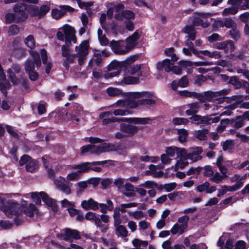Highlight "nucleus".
Returning <instances> with one entry per match:
<instances>
[{"instance_id":"nucleus-1","label":"nucleus","mask_w":249,"mask_h":249,"mask_svg":"<svg viewBox=\"0 0 249 249\" xmlns=\"http://www.w3.org/2000/svg\"><path fill=\"white\" fill-rule=\"evenodd\" d=\"M31 204L27 203V201L22 199L20 206L16 201L10 200L0 206V210L8 217L15 216L14 222L17 225L21 224L22 220L20 216L24 213L26 216L31 217Z\"/></svg>"},{"instance_id":"nucleus-2","label":"nucleus","mask_w":249,"mask_h":249,"mask_svg":"<svg viewBox=\"0 0 249 249\" xmlns=\"http://www.w3.org/2000/svg\"><path fill=\"white\" fill-rule=\"evenodd\" d=\"M155 94L153 92L142 91L131 93V97L134 98V102L130 103L131 108H136L140 106H147L153 107L156 104L153 98Z\"/></svg>"},{"instance_id":"nucleus-3","label":"nucleus","mask_w":249,"mask_h":249,"mask_svg":"<svg viewBox=\"0 0 249 249\" xmlns=\"http://www.w3.org/2000/svg\"><path fill=\"white\" fill-rule=\"evenodd\" d=\"M60 30L62 31H58L56 34L57 37L59 40H65L66 43H70L71 41H73L74 43L76 42L77 40L75 36V31L74 28L68 24H65Z\"/></svg>"},{"instance_id":"nucleus-4","label":"nucleus","mask_w":249,"mask_h":249,"mask_svg":"<svg viewBox=\"0 0 249 249\" xmlns=\"http://www.w3.org/2000/svg\"><path fill=\"white\" fill-rule=\"evenodd\" d=\"M230 89H223L219 91H207L201 93H197L196 92L195 95V98L201 102H205L206 101L211 102L213 98L218 97V96H224L229 94L230 92Z\"/></svg>"},{"instance_id":"nucleus-5","label":"nucleus","mask_w":249,"mask_h":249,"mask_svg":"<svg viewBox=\"0 0 249 249\" xmlns=\"http://www.w3.org/2000/svg\"><path fill=\"white\" fill-rule=\"evenodd\" d=\"M214 114H211L206 116H201L199 115H194L190 118V119L197 125L201 126H205L218 123L220 121L219 117H213Z\"/></svg>"},{"instance_id":"nucleus-6","label":"nucleus","mask_w":249,"mask_h":249,"mask_svg":"<svg viewBox=\"0 0 249 249\" xmlns=\"http://www.w3.org/2000/svg\"><path fill=\"white\" fill-rule=\"evenodd\" d=\"M112 162V160H107L103 161H93V162H83L79 164L73 165L71 166V169H78L77 171L79 174L80 175L82 173H86L89 172V170H90L91 165H104L106 163H109V164H111Z\"/></svg>"},{"instance_id":"nucleus-7","label":"nucleus","mask_w":249,"mask_h":249,"mask_svg":"<svg viewBox=\"0 0 249 249\" xmlns=\"http://www.w3.org/2000/svg\"><path fill=\"white\" fill-rule=\"evenodd\" d=\"M89 42L87 40L83 41L79 46H76L75 49L76 53L74 54L78 58V62L79 65L81 66L84 63L88 53Z\"/></svg>"},{"instance_id":"nucleus-8","label":"nucleus","mask_w":249,"mask_h":249,"mask_svg":"<svg viewBox=\"0 0 249 249\" xmlns=\"http://www.w3.org/2000/svg\"><path fill=\"white\" fill-rule=\"evenodd\" d=\"M117 147L113 144L108 143H101L99 145H91V153L100 155L104 152H108L117 150Z\"/></svg>"},{"instance_id":"nucleus-9","label":"nucleus","mask_w":249,"mask_h":249,"mask_svg":"<svg viewBox=\"0 0 249 249\" xmlns=\"http://www.w3.org/2000/svg\"><path fill=\"white\" fill-rule=\"evenodd\" d=\"M13 10L17 15H20V20H24L30 12V7L26 4L18 3L14 5Z\"/></svg>"},{"instance_id":"nucleus-10","label":"nucleus","mask_w":249,"mask_h":249,"mask_svg":"<svg viewBox=\"0 0 249 249\" xmlns=\"http://www.w3.org/2000/svg\"><path fill=\"white\" fill-rule=\"evenodd\" d=\"M53 183L56 187L65 194L68 195L71 194L72 183L67 181L65 178L60 177L59 179H54Z\"/></svg>"},{"instance_id":"nucleus-11","label":"nucleus","mask_w":249,"mask_h":249,"mask_svg":"<svg viewBox=\"0 0 249 249\" xmlns=\"http://www.w3.org/2000/svg\"><path fill=\"white\" fill-rule=\"evenodd\" d=\"M57 235L60 239L66 241L71 239H79L81 238L80 232L78 231L70 228L63 229L61 233L57 234Z\"/></svg>"},{"instance_id":"nucleus-12","label":"nucleus","mask_w":249,"mask_h":249,"mask_svg":"<svg viewBox=\"0 0 249 249\" xmlns=\"http://www.w3.org/2000/svg\"><path fill=\"white\" fill-rule=\"evenodd\" d=\"M110 46L113 51L117 54H126L130 50L129 46L125 45L123 41L112 40L110 42Z\"/></svg>"},{"instance_id":"nucleus-13","label":"nucleus","mask_w":249,"mask_h":249,"mask_svg":"<svg viewBox=\"0 0 249 249\" xmlns=\"http://www.w3.org/2000/svg\"><path fill=\"white\" fill-rule=\"evenodd\" d=\"M166 153L170 157L174 159L185 157L186 156V151L184 148L176 146L167 147L166 149Z\"/></svg>"},{"instance_id":"nucleus-14","label":"nucleus","mask_w":249,"mask_h":249,"mask_svg":"<svg viewBox=\"0 0 249 249\" xmlns=\"http://www.w3.org/2000/svg\"><path fill=\"white\" fill-rule=\"evenodd\" d=\"M189 153L186 152V156L185 157H188L193 162H196L202 159V156L201 155L203 152L202 147L199 146L192 147L189 148Z\"/></svg>"},{"instance_id":"nucleus-15","label":"nucleus","mask_w":249,"mask_h":249,"mask_svg":"<svg viewBox=\"0 0 249 249\" xmlns=\"http://www.w3.org/2000/svg\"><path fill=\"white\" fill-rule=\"evenodd\" d=\"M50 9V6L47 5H43L40 7L36 6H32V17H36L38 19L43 18Z\"/></svg>"},{"instance_id":"nucleus-16","label":"nucleus","mask_w":249,"mask_h":249,"mask_svg":"<svg viewBox=\"0 0 249 249\" xmlns=\"http://www.w3.org/2000/svg\"><path fill=\"white\" fill-rule=\"evenodd\" d=\"M59 7L61 8L60 10L53 9L51 11L52 17L55 19H60L67 11L73 12L74 11V9L69 5H60Z\"/></svg>"},{"instance_id":"nucleus-17","label":"nucleus","mask_w":249,"mask_h":249,"mask_svg":"<svg viewBox=\"0 0 249 249\" xmlns=\"http://www.w3.org/2000/svg\"><path fill=\"white\" fill-rule=\"evenodd\" d=\"M141 128L132 125L122 124L120 126V130L125 134L127 137H131L137 132Z\"/></svg>"},{"instance_id":"nucleus-18","label":"nucleus","mask_w":249,"mask_h":249,"mask_svg":"<svg viewBox=\"0 0 249 249\" xmlns=\"http://www.w3.org/2000/svg\"><path fill=\"white\" fill-rule=\"evenodd\" d=\"M10 84L6 80L5 74L0 65V90L6 96L7 93L6 89L10 88Z\"/></svg>"},{"instance_id":"nucleus-19","label":"nucleus","mask_w":249,"mask_h":249,"mask_svg":"<svg viewBox=\"0 0 249 249\" xmlns=\"http://www.w3.org/2000/svg\"><path fill=\"white\" fill-rule=\"evenodd\" d=\"M150 119L148 118H117V122H125L133 123L135 124H148Z\"/></svg>"},{"instance_id":"nucleus-20","label":"nucleus","mask_w":249,"mask_h":249,"mask_svg":"<svg viewBox=\"0 0 249 249\" xmlns=\"http://www.w3.org/2000/svg\"><path fill=\"white\" fill-rule=\"evenodd\" d=\"M81 206L86 210L91 209L96 211L98 209V203L91 198L82 201Z\"/></svg>"},{"instance_id":"nucleus-21","label":"nucleus","mask_w":249,"mask_h":249,"mask_svg":"<svg viewBox=\"0 0 249 249\" xmlns=\"http://www.w3.org/2000/svg\"><path fill=\"white\" fill-rule=\"evenodd\" d=\"M215 48L218 49L224 50L226 53L228 52H232L235 49L233 42L231 40L217 44Z\"/></svg>"},{"instance_id":"nucleus-22","label":"nucleus","mask_w":249,"mask_h":249,"mask_svg":"<svg viewBox=\"0 0 249 249\" xmlns=\"http://www.w3.org/2000/svg\"><path fill=\"white\" fill-rule=\"evenodd\" d=\"M74 110L70 114V119L71 120H75L76 122L79 121L78 117H82L84 114L83 107L78 104L74 106Z\"/></svg>"},{"instance_id":"nucleus-23","label":"nucleus","mask_w":249,"mask_h":249,"mask_svg":"<svg viewBox=\"0 0 249 249\" xmlns=\"http://www.w3.org/2000/svg\"><path fill=\"white\" fill-rule=\"evenodd\" d=\"M173 64L171 62V60L169 59H165L162 61L158 62L156 64V68L158 71L163 70L167 72L171 71V68Z\"/></svg>"},{"instance_id":"nucleus-24","label":"nucleus","mask_w":249,"mask_h":249,"mask_svg":"<svg viewBox=\"0 0 249 249\" xmlns=\"http://www.w3.org/2000/svg\"><path fill=\"white\" fill-rule=\"evenodd\" d=\"M228 4L239 6L240 10L249 9V0H228Z\"/></svg>"},{"instance_id":"nucleus-25","label":"nucleus","mask_w":249,"mask_h":249,"mask_svg":"<svg viewBox=\"0 0 249 249\" xmlns=\"http://www.w3.org/2000/svg\"><path fill=\"white\" fill-rule=\"evenodd\" d=\"M121 223L114 224V226L115 228L116 234L118 236L125 237L127 236L128 231L125 227L121 225Z\"/></svg>"},{"instance_id":"nucleus-26","label":"nucleus","mask_w":249,"mask_h":249,"mask_svg":"<svg viewBox=\"0 0 249 249\" xmlns=\"http://www.w3.org/2000/svg\"><path fill=\"white\" fill-rule=\"evenodd\" d=\"M231 121V124L236 129L240 128L244 125V119L242 115L237 116Z\"/></svg>"},{"instance_id":"nucleus-27","label":"nucleus","mask_w":249,"mask_h":249,"mask_svg":"<svg viewBox=\"0 0 249 249\" xmlns=\"http://www.w3.org/2000/svg\"><path fill=\"white\" fill-rule=\"evenodd\" d=\"M124 190L125 191V192L123 193V194L128 197H131L133 196H135L136 195V193L135 192L134 187L133 185L129 183H126L124 184Z\"/></svg>"},{"instance_id":"nucleus-28","label":"nucleus","mask_w":249,"mask_h":249,"mask_svg":"<svg viewBox=\"0 0 249 249\" xmlns=\"http://www.w3.org/2000/svg\"><path fill=\"white\" fill-rule=\"evenodd\" d=\"M209 133L207 129L196 130L194 132V136L199 141H206L207 139V134Z\"/></svg>"},{"instance_id":"nucleus-29","label":"nucleus","mask_w":249,"mask_h":249,"mask_svg":"<svg viewBox=\"0 0 249 249\" xmlns=\"http://www.w3.org/2000/svg\"><path fill=\"white\" fill-rule=\"evenodd\" d=\"M189 109L186 110L185 113L188 115H192L196 113L199 109L200 106L198 103L195 102L188 105Z\"/></svg>"},{"instance_id":"nucleus-30","label":"nucleus","mask_w":249,"mask_h":249,"mask_svg":"<svg viewBox=\"0 0 249 249\" xmlns=\"http://www.w3.org/2000/svg\"><path fill=\"white\" fill-rule=\"evenodd\" d=\"M139 38L140 35L138 32H134L132 35L127 38L126 42L128 44L127 45L129 46V50L136 45V41Z\"/></svg>"},{"instance_id":"nucleus-31","label":"nucleus","mask_w":249,"mask_h":249,"mask_svg":"<svg viewBox=\"0 0 249 249\" xmlns=\"http://www.w3.org/2000/svg\"><path fill=\"white\" fill-rule=\"evenodd\" d=\"M30 157L27 155H24L22 156L19 161V164L21 166H22L25 164H27L26 165V169L27 171L31 172V161Z\"/></svg>"},{"instance_id":"nucleus-32","label":"nucleus","mask_w":249,"mask_h":249,"mask_svg":"<svg viewBox=\"0 0 249 249\" xmlns=\"http://www.w3.org/2000/svg\"><path fill=\"white\" fill-rule=\"evenodd\" d=\"M132 244L134 248L131 249H146L148 245V243L146 241L140 240L138 239H134Z\"/></svg>"},{"instance_id":"nucleus-33","label":"nucleus","mask_w":249,"mask_h":249,"mask_svg":"<svg viewBox=\"0 0 249 249\" xmlns=\"http://www.w3.org/2000/svg\"><path fill=\"white\" fill-rule=\"evenodd\" d=\"M188 157H180L179 160H177L175 168L177 170L178 169H183L185 167L188 166L189 163L187 161V160L188 159Z\"/></svg>"},{"instance_id":"nucleus-34","label":"nucleus","mask_w":249,"mask_h":249,"mask_svg":"<svg viewBox=\"0 0 249 249\" xmlns=\"http://www.w3.org/2000/svg\"><path fill=\"white\" fill-rule=\"evenodd\" d=\"M200 53L205 56H207L211 58H214L215 59H218L221 57V54L218 51H213V52H210L207 50L200 51Z\"/></svg>"},{"instance_id":"nucleus-35","label":"nucleus","mask_w":249,"mask_h":249,"mask_svg":"<svg viewBox=\"0 0 249 249\" xmlns=\"http://www.w3.org/2000/svg\"><path fill=\"white\" fill-rule=\"evenodd\" d=\"M231 119L228 118L222 119L220 121V124L217 126L216 128V131L218 133H222L226 129V127L229 124H231Z\"/></svg>"},{"instance_id":"nucleus-36","label":"nucleus","mask_w":249,"mask_h":249,"mask_svg":"<svg viewBox=\"0 0 249 249\" xmlns=\"http://www.w3.org/2000/svg\"><path fill=\"white\" fill-rule=\"evenodd\" d=\"M65 57L63 60V65L67 70L69 69V64L70 63H73L74 62L75 58V55L71 53L68 55L67 56H63Z\"/></svg>"},{"instance_id":"nucleus-37","label":"nucleus","mask_w":249,"mask_h":249,"mask_svg":"<svg viewBox=\"0 0 249 249\" xmlns=\"http://www.w3.org/2000/svg\"><path fill=\"white\" fill-rule=\"evenodd\" d=\"M186 229L184 228L183 226L180 225L179 224L176 223L172 227L171 232L172 234L175 235L176 234H182L185 231Z\"/></svg>"},{"instance_id":"nucleus-38","label":"nucleus","mask_w":249,"mask_h":249,"mask_svg":"<svg viewBox=\"0 0 249 249\" xmlns=\"http://www.w3.org/2000/svg\"><path fill=\"white\" fill-rule=\"evenodd\" d=\"M85 217L87 220L94 222L95 225L100 220L99 217L95 213L92 212H87Z\"/></svg>"},{"instance_id":"nucleus-39","label":"nucleus","mask_w":249,"mask_h":249,"mask_svg":"<svg viewBox=\"0 0 249 249\" xmlns=\"http://www.w3.org/2000/svg\"><path fill=\"white\" fill-rule=\"evenodd\" d=\"M131 92L129 93V97L126 100H119L116 102V105L118 106L126 107L131 108L130 107V103L134 102V98L131 97Z\"/></svg>"},{"instance_id":"nucleus-40","label":"nucleus","mask_w":249,"mask_h":249,"mask_svg":"<svg viewBox=\"0 0 249 249\" xmlns=\"http://www.w3.org/2000/svg\"><path fill=\"white\" fill-rule=\"evenodd\" d=\"M137 205L138 203L136 202L123 203L121 204L119 207L116 208L121 213H124L126 212V209L132 207H135L137 206Z\"/></svg>"},{"instance_id":"nucleus-41","label":"nucleus","mask_w":249,"mask_h":249,"mask_svg":"<svg viewBox=\"0 0 249 249\" xmlns=\"http://www.w3.org/2000/svg\"><path fill=\"white\" fill-rule=\"evenodd\" d=\"M40 195L42 200L49 206L53 207L54 205L53 200L47 195V194L44 192H40Z\"/></svg>"},{"instance_id":"nucleus-42","label":"nucleus","mask_w":249,"mask_h":249,"mask_svg":"<svg viewBox=\"0 0 249 249\" xmlns=\"http://www.w3.org/2000/svg\"><path fill=\"white\" fill-rule=\"evenodd\" d=\"M229 83L233 85L236 89H240L242 86L241 82L238 80L237 77L236 76L231 77Z\"/></svg>"},{"instance_id":"nucleus-43","label":"nucleus","mask_w":249,"mask_h":249,"mask_svg":"<svg viewBox=\"0 0 249 249\" xmlns=\"http://www.w3.org/2000/svg\"><path fill=\"white\" fill-rule=\"evenodd\" d=\"M7 74L9 80L15 85H18L20 83V79L18 78L15 73L11 70H7Z\"/></svg>"},{"instance_id":"nucleus-44","label":"nucleus","mask_w":249,"mask_h":249,"mask_svg":"<svg viewBox=\"0 0 249 249\" xmlns=\"http://www.w3.org/2000/svg\"><path fill=\"white\" fill-rule=\"evenodd\" d=\"M238 9H239V6L226 8L222 12V15L226 16L229 15H235L238 12Z\"/></svg>"},{"instance_id":"nucleus-45","label":"nucleus","mask_w":249,"mask_h":249,"mask_svg":"<svg viewBox=\"0 0 249 249\" xmlns=\"http://www.w3.org/2000/svg\"><path fill=\"white\" fill-rule=\"evenodd\" d=\"M178 140L180 142H183L186 141L188 135V132L184 129H180L178 130Z\"/></svg>"},{"instance_id":"nucleus-46","label":"nucleus","mask_w":249,"mask_h":249,"mask_svg":"<svg viewBox=\"0 0 249 249\" xmlns=\"http://www.w3.org/2000/svg\"><path fill=\"white\" fill-rule=\"evenodd\" d=\"M193 24L195 26H201L203 28H207L209 25L208 23L203 22L200 17H195L193 20Z\"/></svg>"},{"instance_id":"nucleus-47","label":"nucleus","mask_w":249,"mask_h":249,"mask_svg":"<svg viewBox=\"0 0 249 249\" xmlns=\"http://www.w3.org/2000/svg\"><path fill=\"white\" fill-rule=\"evenodd\" d=\"M230 35L231 37L235 40H238L240 38L241 35L240 31L237 29V26L232 28L230 31Z\"/></svg>"},{"instance_id":"nucleus-48","label":"nucleus","mask_w":249,"mask_h":249,"mask_svg":"<svg viewBox=\"0 0 249 249\" xmlns=\"http://www.w3.org/2000/svg\"><path fill=\"white\" fill-rule=\"evenodd\" d=\"M189 220V217L188 215H184L178 218L177 223L182 226H183L184 228L187 229Z\"/></svg>"},{"instance_id":"nucleus-49","label":"nucleus","mask_w":249,"mask_h":249,"mask_svg":"<svg viewBox=\"0 0 249 249\" xmlns=\"http://www.w3.org/2000/svg\"><path fill=\"white\" fill-rule=\"evenodd\" d=\"M189 122V120L184 118L176 117L172 120V123L175 125H186Z\"/></svg>"},{"instance_id":"nucleus-50","label":"nucleus","mask_w":249,"mask_h":249,"mask_svg":"<svg viewBox=\"0 0 249 249\" xmlns=\"http://www.w3.org/2000/svg\"><path fill=\"white\" fill-rule=\"evenodd\" d=\"M141 66H142V65L139 64V65H134V66L131 67L130 69L128 71L129 73L131 74H135L137 73L138 76L142 75V73L140 71Z\"/></svg>"},{"instance_id":"nucleus-51","label":"nucleus","mask_w":249,"mask_h":249,"mask_svg":"<svg viewBox=\"0 0 249 249\" xmlns=\"http://www.w3.org/2000/svg\"><path fill=\"white\" fill-rule=\"evenodd\" d=\"M203 170V176L206 177L212 178L214 172L210 165H206L202 168Z\"/></svg>"},{"instance_id":"nucleus-52","label":"nucleus","mask_w":249,"mask_h":249,"mask_svg":"<svg viewBox=\"0 0 249 249\" xmlns=\"http://www.w3.org/2000/svg\"><path fill=\"white\" fill-rule=\"evenodd\" d=\"M225 177H223V175H220L219 173L216 172L210 178V180L216 183H219L225 178Z\"/></svg>"},{"instance_id":"nucleus-53","label":"nucleus","mask_w":249,"mask_h":249,"mask_svg":"<svg viewBox=\"0 0 249 249\" xmlns=\"http://www.w3.org/2000/svg\"><path fill=\"white\" fill-rule=\"evenodd\" d=\"M107 94L110 96H116L120 95L121 91L118 89L114 88H109L107 89Z\"/></svg>"},{"instance_id":"nucleus-54","label":"nucleus","mask_w":249,"mask_h":249,"mask_svg":"<svg viewBox=\"0 0 249 249\" xmlns=\"http://www.w3.org/2000/svg\"><path fill=\"white\" fill-rule=\"evenodd\" d=\"M225 27L227 28H233L237 26L236 22L231 18H225Z\"/></svg>"},{"instance_id":"nucleus-55","label":"nucleus","mask_w":249,"mask_h":249,"mask_svg":"<svg viewBox=\"0 0 249 249\" xmlns=\"http://www.w3.org/2000/svg\"><path fill=\"white\" fill-rule=\"evenodd\" d=\"M150 227L149 222L146 220H141L139 222V231H143L148 229Z\"/></svg>"},{"instance_id":"nucleus-56","label":"nucleus","mask_w":249,"mask_h":249,"mask_svg":"<svg viewBox=\"0 0 249 249\" xmlns=\"http://www.w3.org/2000/svg\"><path fill=\"white\" fill-rule=\"evenodd\" d=\"M120 212L118 210L117 208H115L114 210L113 217L114 219V224H117L118 223H122V220L120 218Z\"/></svg>"},{"instance_id":"nucleus-57","label":"nucleus","mask_w":249,"mask_h":249,"mask_svg":"<svg viewBox=\"0 0 249 249\" xmlns=\"http://www.w3.org/2000/svg\"><path fill=\"white\" fill-rule=\"evenodd\" d=\"M222 146L223 150H230L233 148L234 146V143L233 141L231 140H227L223 142Z\"/></svg>"},{"instance_id":"nucleus-58","label":"nucleus","mask_w":249,"mask_h":249,"mask_svg":"<svg viewBox=\"0 0 249 249\" xmlns=\"http://www.w3.org/2000/svg\"><path fill=\"white\" fill-rule=\"evenodd\" d=\"M138 78L132 76H126L124 77L123 82L126 84H132L138 83Z\"/></svg>"},{"instance_id":"nucleus-59","label":"nucleus","mask_w":249,"mask_h":249,"mask_svg":"<svg viewBox=\"0 0 249 249\" xmlns=\"http://www.w3.org/2000/svg\"><path fill=\"white\" fill-rule=\"evenodd\" d=\"M141 186L147 189H155L157 186V183L153 181L148 180L142 184Z\"/></svg>"},{"instance_id":"nucleus-60","label":"nucleus","mask_w":249,"mask_h":249,"mask_svg":"<svg viewBox=\"0 0 249 249\" xmlns=\"http://www.w3.org/2000/svg\"><path fill=\"white\" fill-rule=\"evenodd\" d=\"M202 170V167H200L198 166L196 168L191 167L190 168L188 171L187 172V175L188 176L190 175H198L200 171Z\"/></svg>"},{"instance_id":"nucleus-61","label":"nucleus","mask_w":249,"mask_h":249,"mask_svg":"<svg viewBox=\"0 0 249 249\" xmlns=\"http://www.w3.org/2000/svg\"><path fill=\"white\" fill-rule=\"evenodd\" d=\"M80 175L77 171L72 172L68 174L67 179L69 180H76L79 178Z\"/></svg>"},{"instance_id":"nucleus-62","label":"nucleus","mask_w":249,"mask_h":249,"mask_svg":"<svg viewBox=\"0 0 249 249\" xmlns=\"http://www.w3.org/2000/svg\"><path fill=\"white\" fill-rule=\"evenodd\" d=\"M32 59H33L34 63L37 67L41 66V61L39 54L36 52H32Z\"/></svg>"},{"instance_id":"nucleus-63","label":"nucleus","mask_w":249,"mask_h":249,"mask_svg":"<svg viewBox=\"0 0 249 249\" xmlns=\"http://www.w3.org/2000/svg\"><path fill=\"white\" fill-rule=\"evenodd\" d=\"M225 96L226 95L218 96V97H214L213 98L211 102L219 105L220 104L223 103L225 102V99L227 98Z\"/></svg>"},{"instance_id":"nucleus-64","label":"nucleus","mask_w":249,"mask_h":249,"mask_svg":"<svg viewBox=\"0 0 249 249\" xmlns=\"http://www.w3.org/2000/svg\"><path fill=\"white\" fill-rule=\"evenodd\" d=\"M210 183L208 181H205L203 184H200L197 186L196 190L199 193L207 191V188L210 186Z\"/></svg>"}]
</instances>
